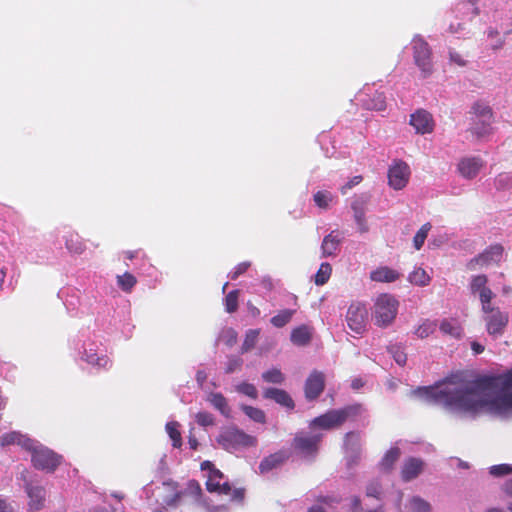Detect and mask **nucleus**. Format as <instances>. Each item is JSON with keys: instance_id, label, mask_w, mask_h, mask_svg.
<instances>
[{"instance_id": "f257e3e1", "label": "nucleus", "mask_w": 512, "mask_h": 512, "mask_svg": "<svg viewBox=\"0 0 512 512\" xmlns=\"http://www.w3.org/2000/svg\"><path fill=\"white\" fill-rule=\"evenodd\" d=\"M419 391L449 409L476 416L481 413L508 416L512 413V369L496 376H480L458 386L424 387Z\"/></svg>"}, {"instance_id": "f03ea898", "label": "nucleus", "mask_w": 512, "mask_h": 512, "mask_svg": "<svg viewBox=\"0 0 512 512\" xmlns=\"http://www.w3.org/2000/svg\"><path fill=\"white\" fill-rule=\"evenodd\" d=\"M399 301L395 296L383 293L374 302L373 317L379 327H387L393 323L398 312Z\"/></svg>"}, {"instance_id": "7ed1b4c3", "label": "nucleus", "mask_w": 512, "mask_h": 512, "mask_svg": "<svg viewBox=\"0 0 512 512\" xmlns=\"http://www.w3.org/2000/svg\"><path fill=\"white\" fill-rule=\"evenodd\" d=\"M411 49L415 65L419 68L422 78H428L434 71L432 49L420 35H415L411 41Z\"/></svg>"}, {"instance_id": "20e7f679", "label": "nucleus", "mask_w": 512, "mask_h": 512, "mask_svg": "<svg viewBox=\"0 0 512 512\" xmlns=\"http://www.w3.org/2000/svg\"><path fill=\"white\" fill-rule=\"evenodd\" d=\"M359 406H347L343 409L329 410L323 415L314 418L309 423L310 430L321 428L324 430H330L341 426L351 416H355L358 413Z\"/></svg>"}, {"instance_id": "39448f33", "label": "nucleus", "mask_w": 512, "mask_h": 512, "mask_svg": "<svg viewBox=\"0 0 512 512\" xmlns=\"http://www.w3.org/2000/svg\"><path fill=\"white\" fill-rule=\"evenodd\" d=\"M323 434L311 430L297 432L292 440L293 450L304 458L314 459L318 454Z\"/></svg>"}, {"instance_id": "423d86ee", "label": "nucleus", "mask_w": 512, "mask_h": 512, "mask_svg": "<svg viewBox=\"0 0 512 512\" xmlns=\"http://www.w3.org/2000/svg\"><path fill=\"white\" fill-rule=\"evenodd\" d=\"M217 442L225 450L232 451L240 447L253 446L256 444V439L235 427H229L219 434Z\"/></svg>"}, {"instance_id": "0eeeda50", "label": "nucleus", "mask_w": 512, "mask_h": 512, "mask_svg": "<svg viewBox=\"0 0 512 512\" xmlns=\"http://www.w3.org/2000/svg\"><path fill=\"white\" fill-rule=\"evenodd\" d=\"M29 450L32 452L31 461L33 466L46 472H54L63 459L61 455L47 447H33V443H31V449Z\"/></svg>"}, {"instance_id": "6e6552de", "label": "nucleus", "mask_w": 512, "mask_h": 512, "mask_svg": "<svg viewBox=\"0 0 512 512\" xmlns=\"http://www.w3.org/2000/svg\"><path fill=\"white\" fill-rule=\"evenodd\" d=\"M504 248L500 244H494L486 248L482 253L470 259L466 268L474 271L478 268L488 267L493 264H499L503 257Z\"/></svg>"}, {"instance_id": "1a4fd4ad", "label": "nucleus", "mask_w": 512, "mask_h": 512, "mask_svg": "<svg viewBox=\"0 0 512 512\" xmlns=\"http://www.w3.org/2000/svg\"><path fill=\"white\" fill-rule=\"evenodd\" d=\"M472 110L478 118V122L472 128L473 132L479 137L490 134L493 119L492 109L484 103L477 102L472 106Z\"/></svg>"}, {"instance_id": "9d476101", "label": "nucleus", "mask_w": 512, "mask_h": 512, "mask_svg": "<svg viewBox=\"0 0 512 512\" xmlns=\"http://www.w3.org/2000/svg\"><path fill=\"white\" fill-rule=\"evenodd\" d=\"M367 309L360 302L352 303L346 314L348 327L356 334H361L366 328Z\"/></svg>"}, {"instance_id": "9b49d317", "label": "nucleus", "mask_w": 512, "mask_h": 512, "mask_svg": "<svg viewBox=\"0 0 512 512\" xmlns=\"http://www.w3.org/2000/svg\"><path fill=\"white\" fill-rule=\"evenodd\" d=\"M410 169L405 162H397L389 168L388 181L389 185L395 190L403 189L409 180Z\"/></svg>"}, {"instance_id": "f8f14e48", "label": "nucleus", "mask_w": 512, "mask_h": 512, "mask_svg": "<svg viewBox=\"0 0 512 512\" xmlns=\"http://www.w3.org/2000/svg\"><path fill=\"white\" fill-rule=\"evenodd\" d=\"M508 321V314L496 309L492 314L485 317L487 332L494 337L503 335Z\"/></svg>"}, {"instance_id": "ddd939ff", "label": "nucleus", "mask_w": 512, "mask_h": 512, "mask_svg": "<svg viewBox=\"0 0 512 512\" xmlns=\"http://www.w3.org/2000/svg\"><path fill=\"white\" fill-rule=\"evenodd\" d=\"M410 125L413 126L416 133L427 134L434 129V120L428 111L419 109L410 116Z\"/></svg>"}, {"instance_id": "4468645a", "label": "nucleus", "mask_w": 512, "mask_h": 512, "mask_svg": "<svg viewBox=\"0 0 512 512\" xmlns=\"http://www.w3.org/2000/svg\"><path fill=\"white\" fill-rule=\"evenodd\" d=\"M325 388V376L322 372L314 370L305 382V397L308 400L317 399Z\"/></svg>"}, {"instance_id": "2eb2a0df", "label": "nucleus", "mask_w": 512, "mask_h": 512, "mask_svg": "<svg viewBox=\"0 0 512 512\" xmlns=\"http://www.w3.org/2000/svg\"><path fill=\"white\" fill-rule=\"evenodd\" d=\"M223 478L224 475L219 469H213L208 474V479L206 481L207 490L211 493L228 495L231 491V486L228 482H221Z\"/></svg>"}, {"instance_id": "dca6fc26", "label": "nucleus", "mask_w": 512, "mask_h": 512, "mask_svg": "<svg viewBox=\"0 0 512 512\" xmlns=\"http://www.w3.org/2000/svg\"><path fill=\"white\" fill-rule=\"evenodd\" d=\"M484 166V161L480 157H468L462 159L458 164L460 174L467 178H475Z\"/></svg>"}, {"instance_id": "f3484780", "label": "nucleus", "mask_w": 512, "mask_h": 512, "mask_svg": "<svg viewBox=\"0 0 512 512\" xmlns=\"http://www.w3.org/2000/svg\"><path fill=\"white\" fill-rule=\"evenodd\" d=\"M424 462L415 457L405 460L401 469V478L404 482H409L418 477L423 471Z\"/></svg>"}, {"instance_id": "a211bd4d", "label": "nucleus", "mask_w": 512, "mask_h": 512, "mask_svg": "<svg viewBox=\"0 0 512 512\" xmlns=\"http://www.w3.org/2000/svg\"><path fill=\"white\" fill-rule=\"evenodd\" d=\"M26 492L29 497V509L38 511L44 507L46 491L41 486L26 484Z\"/></svg>"}, {"instance_id": "6ab92c4d", "label": "nucleus", "mask_w": 512, "mask_h": 512, "mask_svg": "<svg viewBox=\"0 0 512 512\" xmlns=\"http://www.w3.org/2000/svg\"><path fill=\"white\" fill-rule=\"evenodd\" d=\"M263 397L265 399L273 400L277 404H279L287 409H294V407H295V403H294L293 399L283 389L267 388L263 392Z\"/></svg>"}, {"instance_id": "aec40b11", "label": "nucleus", "mask_w": 512, "mask_h": 512, "mask_svg": "<svg viewBox=\"0 0 512 512\" xmlns=\"http://www.w3.org/2000/svg\"><path fill=\"white\" fill-rule=\"evenodd\" d=\"M201 493H202V490H201L199 483L195 480H191L188 482L187 488L184 491L176 492L174 495H172L171 497L166 499L165 503L168 506L175 507L180 503L183 496L189 494V495L193 496L195 499H199V497L201 496Z\"/></svg>"}, {"instance_id": "412c9836", "label": "nucleus", "mask_w": 512, "mask_h": 512, "mask_svg": "<svg viewBox=\"0 0 512 512\" xmlns=\"http://www.w3.org/2000/svg\"><path fill=\"white\" fill-rule=\"evenodd\" d=\"M366 204L367 200L362 196L355 198L351 204V208L354 212V219L361 233H365L368 231V226L365 219Z\"/></svg>"}, {"instance_id": "4be33fe9", "label": "nucleus", "mask_w": 512, "mask_h": 512, "mask_svg": "<svg viewBox=\"0 0 512 512\" xmlns=\"http://www.w3.org/2000/svg\"><path fill=\"white\" fill-rule=\"evenodd\" d=\"M400 276L401 274L398 271L388 266H380L370 272V279L381 283L395 282L400 278Z\"/></svg>"}, {"instance_id": "5701e85b", "label": "nucleus", "mask_w": 512, "mask_h": 512, "mask_svg": "<svg viewBox=\"0 0 512 512\" xmlns=\"http://www.w3.org/2000/svg\"><path fill=\"white\" fill-rule=\"evenodd\" d=\"M342 241L340 234L336 231H332L328 235H326L322 241L321 249L323 256H332L335 255L336 251L339 249V245Z\"/></svg>"}, {"instance_id": "b1692460", "label": "nucleus", "mask_w": 512, "mask_h": 512, "mask_svg": "<svg viewBox=\"0 0 512 512\" xmlns=\"http://www.w3.org/2000/svg\"><path fill=\"white\" fill-rule=\"evenodd\" d=\"M286 460V455L283 452H276L265 457L259 464L260 473H267L278 466H280Z\"/></svg>"}, {"instance_id": "393cba45", "label": "nucleus", "mask_w": 512, "mask_h": 512, "mask_svg": "<svg viewBox=\"0 0 512 512\" xmlns=\"http://www.w3.org/2000/svg\"><path fill=\"white\" fill-rule=\"evenodd\" d=\"M363 105L369 110L383 111L386 108V97L384 93L375 91L372 95H367Z\"/></svg>"}, {"instance_id": "a878e982", "label": "nucleus", "mask_w": 512, "mask_h": 512, "mask_svg": "<svg viewBox=\"0 0 512 512\" xmlns=\"http://www.w3.org/2000/svg\"><path fill=\"white\" fill-rule=\"evenodd\" d=\"M82 359L92 366H97L100 368H109L112 365L111 360L106 355L98 356L96 353L92 352V350H85Z\"/></svg>"}, {"instance_id": "bb28decb", "label": "nucleus", "mask_w": 512, "mask_h": 512, "mask_svg": "<svg viewBox=\"0 0 512 512\" xmlns=\"http://www.w3.org/2000/svg\"><path fill=\"white\" fill-rule=\"evenodd\" d=\"M32 441L30 439H25L18 432H10L2 435L0 437L1 446L11 445V444H19L24 446L26 449H31Z\"/></svg>"}, {"instance_id": "cd10ccee", "label": "nucleus", "mask_w": 512, "mask_h": 512, "mask_svg": "<svg viewBox=\"0 0 512 512\" xmlns=\"http://www.w3.org/2000/svg\"><path fill=\"white\" fill-rule=\"evenodd\" d=\"M311 331L305 326H299L292 330L291 341L298 346H305L311 341Z\"/></svg>"}, {"instance_id": "c85d7f7f", "label": "nucleus", "mask_w": 512, "mask_h": 512, "mask_svg": "<svg viewBox=\"0 0 512 512\" xmlns=\"http://www.w3.org/2000/svg\"><path fill=\"white\" fill-rule=\"evenodd\" d=\"M66 248L70 253L82 254L85 250V244L78 233L72 232L66 237Z\"/></svg>"}, {"instance_id": "c756f323", "label": "nucleus", "mask_w": 512, "mask_h": 512, "mask_svg": "<svg viewBox=\"0 0 512 512\" xmlns=\"http://www.w3.org/2000/svg\"><path fill=\"white\" fill-rule=\"evenodd\" d=\"M400 449L398 447H393L389 449L385 455L383 456L380 466L383 470L389 472L392 470L394 464L397 462V460L400 457Z\"/></svg>"}, {"instance_id": "7c9ffc66", "label": "nucleus", "mask_w": 512, "mask_h": 512, "mask_svg": "<svg viewBox=\"0 0 512 512\" xmlns=\"http://www.w3.org/2000/svg\"><path fill=\"white\" fill-rule=\"evenodd\" d=\"M294 314L295 310L293 309H283L273 316L270 322L274 327L282 328L291 321Z\"/></svg>"}, {"instance_id": "2f4dec72", "label": "nucleus", "mask_w": 512, "mask_h": 512, "mask_svg": "<svg viewBox=\"0 0 512 512\" xmlns=\"http://www.w3.org/2000/svg\"><path fill=\"white\" fill-rule=\"evenodd\" d=\"M211 404L221 412L224 416L228 417L230 414V408L228 406L226 398L221 393H211L209 397Z\"/></svg>"}, {"instance_id": "473e14b6", "label": "nucleus", "mask_w": 512, "mask_h": 512, "mask_svg": "<svg viewBox=\"0 0 512 512\" xmlns=\"http://www.w3.org/2000/svg\"><path fill=\"white\" fill-rule=\"evenodd\" d=\"M260 329H249L246 334L244 341L241 346V353H247L252 350L259 338Z\"/></svg>"}, {"instance_id": "72a5a7b5", "label": "nucleus", "mask_w": 512, "mask_h": 512, "mask_svg": "<svg viewBox=\"0 0 512 512\" xmlns=\"http://www.w3.org/2000/svg\"><path fill=\"white\" fill-rule=\"evenodd\" d=\"M332 273V267L329 263L324 262L320 265L314 276V282L317 286H322L328 282Z\"/></svg>"}, {"instance_id": "f704fd0d", "label": "nucleus", "mask_w": 512, "mask_h": 512, "mask_svg": "<svg viewBox=\"0 0 512 512\" xmlns=\"http://www.w3.org/2000/svg\"><path fill=\"white\" fill-rule=\"evenodd\" d=\"M179 423L176 421L168 422L166 424V431L172 440V445L175 448H180L182 446V437L179 431Z\"/></svg>"}, {"instance_id": "c9c22d12", "label": "nucleus", "mask_w": 512, "mask_h": 512, "mask_svg": "<svg viewBox=\"0 0 512 512\" xmlns=\"http://www.w3.org/2000/svg\"><path fill=\"white\" fill-rule=\"evenodd\" d=\"M409 281L417 286H426L431 278L423 268H417L409 275Z\"/></svg>"}, {"instance_id": "e433bc0d", "label": "nucleus", "mask_w": 512, "mask_h": 512, "mask_svg": "<svg viewBox=\"0 0 512 512\" xmlns=\"http://www.w3.org/2000/svg\"><path fill=\"white\" fill-rule=\"evenodd\" d=\"M440 330L443 334L454 338H460L462 334V329L457 322H452L446 319L441 322Z\"/></svg>"}, {"instance_id": "4c0bfd02", "label": "nucleus", "mask_w": 512, "mask_h": 512, "mask_svg": "<svg viewBox=\"0 0 512 512\" xmlns=\"http://www.w3.org/2000/svg\"><path fill=\"white\" fill-rule=\"evenodd\" d=\"M136 283V277L129 272L117 276V284L124 292H130Z\"/></svg>"}, {"instance_id": "58836bf2", "label": "nucleus", "mask_w": 512, "mask_h": 512, "mask_svg": "<svg viewBox=\"0 0 512 512\" xmlns=\"http://www.w3.org/2000/svg\"><path fill=\"white\" fill-rule=\"evenodd\" d=\"M262 379L266 383L282 384L285 380V376L280 369L272 368L262 373Z\"/></svg>"}, {"instance_id": "ea45409f", "label": "nucleus", "mask_w": 512, "mask_h": 512, "mask_svg": "<svg viewBox=\"0 0 512 512\" xmlns=\"http://www.w3.org/2000/svg\"><path fill=\"white\" fill-rule=\"evenodd\" d=\"M241 409L253 421L257 423H265L266 416L263 410L249 405H242Z\"/></svg>"}, {"instance_id": "a19ab883", "label": "nucleus", "mask_w": 512, "mask_h": 512, "mask_svg": "<svg viewBox=\"0 0 512 512\" xmlns=\"http://www.w3.org/2000/svg\"><path fill=\"white\" fill-rule=\"evenodd\" d=\"M456 9L459 13L467 15L468 19H473L479 14V10L475 6V3L470 0L457 4Z\"/></svg>"}, {"instance_id": "79ce46f5", "label": "nucleus", "mask_w": 512, "mask_h": 512, "mask_svg": "<svg viewBox=\"0 0 512 512\" xmlns=\"http://www.w3.org/2000/svg\"><path fill=\"white\" fill-rule=\"evenodd\" d=\"M238 298H239V290H232L226 295V297L224 299V305H225V310L228 313H234L237 311Z\"/></svg>"}, {"instance_id": "37998d69", "label": "nucleus", "mask_w": 512, "mask_h": 512, "mask_svg": "<svg viewBox=\"0 0 512 512\" xmlns=\"http://www.w3.org/2000/svg\"><path fill=\"white\" fill-rule=\"evenodd\" d=\"M430 229H431V224L425 223L417 231V233L415 234V236L413 238V244H414V247L416 250L421 249V247L423 246V244L427 238V235H428V232L430 231Z\"/></svg>"}, {"instance_id": "c03bdc74", "label": "nucleus", "mask_w": 512, "mask_h": 512, "mask_svg": "<svg viewBox=\"0 0 512 512\" xmlns=\"http://www.w3.org/2000/svg\"><path fill=\"white\" fill-rule=\"evenodd\" d=\"M436 327V322L427 319L421 325H419L415 333L418 337L423 339L432 334L436 330Z\"/></svg>"}, {"instance_id": "a18cd8bd", "label": "nucleus", "mask_w": 512, "mask_h": 512, "mask_svg": "<svg viewBox=\"0 0 512 512\" xmlns=\"http://www.w3.org/2000/svg\"><path fill=\"white\" fill-rule=\"evenodd\" d=\"M488 278L486 275H476L473 276L470 283V289L473 294L479 293L481 290H484L487 286Z\"/></svg>"}, {"instance_id": "49530a36", "label": "nucleus", "mask_w": 512, "mask_h": 512, "mask_svg": "<svg viewBox=\"0 0 512 512\" xmlns=\"http://www.w3.org/2000/svg\"><path fill=\"white\" fill-rule=\"evenodd\" d=\"M332 201V195L327 191H318L314 194L315 204L322 209H327Z\"/></svg>"}, {"instance_id": "de8ad7c7", "label": "nucleus", "mask_w": 512, "mask_h": 512, "mask_svg": "<svg viewBox=\"0 0 512 512\" xmlns=\"http://www.w3.org/2000/svg\"><path fill=\"white\" fill-rule=\"evenodd\" d=\"M410 503L412 512H430V504L420 497H413Z\"/></svg>"}, {"instance_id": "09e8293b", "label": "nucleus", "mask_w": 512, "mask_h": 512, "mask_svg": "<svg viewBox=\"0 0 512 512\" xmlns=\"http://www.w3.org/2000/svg\"><path fill=\"white\" fill-rule=\"evenodd\" d=\"M236 390L239 393L244 394L252 399H256L258 397V391H257L256 387L253 384H250L247 382L240 383L236 387Z\"/></svg>"}, {"instance_id": "8fccbe9b", "label": "nucleus", "mask_w": 512, "mask_h": 512, "mask_svg": "<svg viewBox=\"0 0 512 512\" xmlns=\"http://www.w3.org/2000/svg\"><path fill=\"white\" fill-rule=\"evenodd\" d=\"M382 493V485L378 480L371 481L366 487V496L379 499Z\"/></svg>"}, {"instance_id": "3c124183", "label": "nucleus", "mask_w": 512, "mask_h": 512, "mask_svg": "<svg viewBox=\"0 0 512 512\" xmlns=\"http://www.w3.org/2000/svg\"><path fill=\"white\" fill-rule=\"evenodd\" d=\"M243 365V360L238 356H230L228 358L225 372L227 374L233 373L237 370H240Z\"/></svg>"}, {"instance_id": "603ef678", "label": "nucleus", "mask_w": 512, "mask_h": 512, "mask_svg": "<svg viewBox=\"0 0 512 512\" xmlns=\"http://www.w3.org/2000/svg\"><path fill=\"white\" fill-rule=\"evenodd\" d=\"M512 473V466L508 464L494 465L490 468V474L496 477L505 476Z\"/></svg>"}, {"instance_id": "864d4df0", "label": "nucleus", "mask_w": 512, "mask_h": 512, "mask_svg": "<svg viewBox=\"0 0 512 512\" xmlns=\"http://www.w3.org/2000/svg\"><path fill=\"white\" fill-rule=\"evenodd\" d=\"M196 422L201 426H211L214 424V417L209 412H198L195 416Z\"/></svg>"}, {"instance_id": "5fc2aeb1", "label": "nucleus", "mask_w": 512, "mask_h": 512, "mask_svg": "<svg viewBox=\"0 0 512 512\" xmlns=\"http://www.w3.org/2000/svg\"><path fill=\"white\" fill-rule=\"evenodd\" d=\"M250 266L251 263L248 261L239 263L230 273V278L232 280H236L240 275L244 274L249 269Z\"/></svg>"}, {"instance_id": "6e6d98bb", "label": "nucleus", "mask_w": 512, "mask_h": 512, "mask_svg": "<svg viewBox=\"0 0 512 512\" xmlns=\"http://www.w3.org/2000/svg\"><path fill=\"white\" fill-rule=\"evenodd\" d=\"M390 352L394 358V360L399 364V365H404L406 363V360H407V356L406 354L400 350V348L398 347H392L390 349Z\"/></svg>"}, {"instance_id": "4d7b16f0", "label": "nucleus", "mask_w": 512, "mask_h": 512, "mask_svg": "<svg viewBox=\"0 0 512 512\" xmlns=\"http://www.w3.org/2000/svg\"><path fill=\"white\" fill-rule=\"evenodd\" d=\"M362 180H363V177L361 175L354 176L340 188L341 193L343 195L346 194L348 190H350L354 186L360 184L362 182Z\"/></svg>"}, {"instance_id": "13d9d810", "label": "nucleus", "mask_w": 512, "mask_h": 512, "mask_svg": "<svg viewBox=\"0 0 512 512\" xmlns=\"http://www.w3.org/2000/svg\"><path fill=\"white\" fill-rule=\"evenodd\" d=\"M449 58L451 63L459 67H464L466 65V60L464 59V57L454 50L449 51Z\"/></svg>"}, {"instance_id": "bf43d9fd", "label": "nucleus", "mask_w": 512, "mask_h": 512, "mask_svg": "<svg viewBox=\"0 0 512 512\" xmlns=\"http://www.w3.org/2000/svg\"><path fill=\"white\" fill-rule=\"evenodd\" d=\"M228 495H230L232 501L242 502L245 498V489L244 488H235L233 490L231 489V491Z\"/></svg>"}, {"instance_id": "052dcab7", "label": "nucleus", "mask_w": 512, "mask_h": 512, "mask_svg": "<svg viewBox=\"0 0 512 512\" xmlns=\"http://www.w3.org/2000/svg\"><path fill=\"white\" fill-rule=\"evenodd\" d=\"M478 294H479L481 303L491 302L494 297V293L488 287H486L484 290H481Z\"/></svg>"}, {"instance_id": "680f3d73", "label": "nucleus", "mask_w": 512, "mask_h": 512, "mask_svg": "<svg viewBox=\"0 0 512 512\" xmlns=\"http://www.w3.org/2000/svg\"><path fill=\"white\" fill-rule=\"evenodd\" d=\"M471 349L475 354H480L484 351V346L476 341L471 343Z\"/></svg>"}, {"instance_id": "e2e57ef3", "label": "nucleus", "mask_w": 512, "mask_h": 512, "mask_svg": "<svg viewBox=\"0 0 512 512\" xmlns=\"http://www.w3.org/2000/svg\"><path fill=\"white\" fill-rule=\"evenodd\" d=\"M503 490L507 495L512 497V479L506 481V483L503 486Z\"/></svg>"}, {"instance_id": "0e129e2a", "label": "nucleus", "mask_w": 512, "mask_h": 512, "mask_svg": "<svg viewBox=\"0 0 512 512\" xmlns=\"http://www.w3.org/2000/svg\"><path fill=\"white\" fill-rule=\"evenodd\" d=\"M503 45H504V40L501 37H498V38H496V40H494V43L491 45V47L493 50H498V49L502 48Z\"/></svg>"}, {"instance_id": "69168bd1", "label": "nucleus", "mask_w": 512, "mask_h": 512, "mask_svg": "<svg viewBox=\"0 0 512 512\" xmlns=\"http://www.w3.org/2000/svg\"><path fill=\"white\" fill-rule=\"evenodd\" d=\"M248 309H249V313L251 314L252 317L256 318L260 315V310L256 306H254L250 303L248 304Z\"/></svg>"}, {"instance_id": "338daca9", "label": "nucleus", "mask_w": 512, "mask_h": 512, "mask_svg": "<svg viewBox=\"0 0 512 512\" xmlns=\"http://www.w3.org/2000/svg\"><path fill=\"white\" fill-rule=\"evenodd\" d=\"M352 508L353 510H361V500L358 496H354L352 498Z\"/></svg>"}, {"instance_id": "774afa93", "label": "nucleus", "mask_w": 512, "mask_h": 512, "mask_svg": "<svg viewBox=\"0 0 512 512\" xmlns=\"http://www.w3.org/2000/svg\"><path fill=\"white\" fill-rule=\"evenodd\" d=\"M188 444L192 450H196L198 448V441L195 436L190 435L188 438Z\"/></svg>"}]
</instances>
